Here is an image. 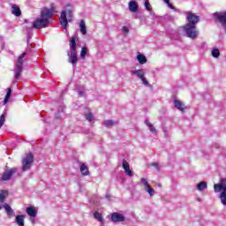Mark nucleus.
Here are the masks:
<instances>
[{
    "label": "nucleus",
    "mask_w": 226,
    "mask_h": 226,
    "mask_svg": "<svg viewBox=\"0 0 226 226\" xmlns=\"http://www.w3.org/2000/svg\"><path fill=\"white\" fill-rule=\"evenodd\" d=\"M200 18L193 12H187V24L181 26V29L185 31L187 38L195 40L199 36V30H197V24H199Z\"/></svg>",
    "instance_id": "nucleus-1"
},
{
    "label": "nucleus",
    "mask_w": 226,
    "mask_h": 226,
    "mask_svg": "<svg viewBox=\"0 0 226 226\" xmlns=\"http://www.w3.org/2000/svg\"><path fill=\"white\" fill-rule=\"evenodd\" d=\"M55 11L56 8L54 5H51L50 9L44 7L41 11V18L36 19L33 22V26L34 29H43V27H47V26L50 24V19L54 17Z\"/></svg>",
    "instance_id": "nucleus-2"
},
{
    "label": "nucleus",
    "mask_w": 226,
    "mask_h": 226,
    "mask_svg": "<svg viewBox=\"0 0 226 226\" xmlns=\"http://www.w3.org/2000/svg\"><path fill=\"white\" fill-rule=\"evenodd\" d=\"M67 6L68 9L62 11L60 15V25L63 29H68V22L73 20V11L72 10V6Z\"/></svg>",
    "instance_id": "nucleus-3"
},
{
    "label": "nucleus",
    "mask_w": 226,
    "mask_h": 226,
    "mask_svg": "<svg viewBox=\"0 0 226 226\" xmlns=\"http://www.w3.org/2000/svg\"><path fill=\"white\" fill-rule=\"evenodd\" d=\"M71 52L68 53V61L72 64H77L79 57L77 56V36L73 35L70 40Z\"/></svg>",
    "instance_id": "nucleus-4"
},
{
    "label": "nucleus",
    "mask_w": 226,
    "mask_h": 226,
    "mask_svg": "<svg viewBox=\"0 0 226 226\" xmlns=\"http://www.w3.org/2000/svg\"><path fill=\"white\" fill-rule=\"evenodd\" d=\"M26 52L22 53L17 60L14 80H19V79H20V75L24 70V57H26Z\"/></svg>",
    "instance_id": "nucleus-5"
},
{
    "label": "nucleus",
    "mask_w": 226,
    "mask_h": 226,
    "mask_svg": "<svg viewBox=\"0 0 226 226\" xmlns=\"http://www.w3.org/2000/svg\"><path fill=\"white\" fill-rule=\"evenodd\" d=\"M34 162V155L32 153H29L22 160V170L23 172H27L31 169V166Z\"/></svg>",
    "instance_id": "nucleus-6"
},
{
    "label": "nucleus",
    "mask_w": 226,
    "mask_h": 226,
    "mask_svg": "<svg viewBox=\"0 0 226 226\" xmlns=\"http://www.w3.org/2000/svg\"><path fill=\"white\" fill-rule=\"evenodd\" d=\"M19 169L17 168H11L8 170H5L2 175V181H10L11 179V176L13 174H17Z\"/></svg>",
    "instance_id": "nucleus-7"
},
{
    "label": "nucleus",
    "mask_w": 226,
    "mask_h": 226,
    "mask_svg": "<svg viewBox=\"0 0 226 226\" xmlns=\"http://www.w3.org/2000/svg\"><path fill=\"white\" fill-rule=\"evenodd\" d=\"M226 192V178H222L220 184L214 185V191L215 193H220V192Z\"/></svg>",
    "instance_id": "nucleus-8"
},
{
    "label": "nucleus",
    "mask_w": 226,
    "mask_h": 226,
    "mask_svg": "<svg viewBox=\"0 0 226 226\" xmlns=\"http://www.w3.org/2000/svg\"><path fill=\"white\" fill-rule=\"evenodd\" d=\"M126 220V217L123 214L114 212L111 214V222L114 223H117L119 222H124Z\"/></svg>",
    "instance_id": "nucleus-9"
},
{
    "label": "nucleus",
    "mask_w": 226,
    "mask_h": 226,
    "mask_svg": "<svg viewBox=\"0 0 226 226\" xmlns=\"http://www.w3.org/2000/svg\"><path fill=\"white\" fill-rule=\"evenodd\" d=\"M122 167L127 176H133V173L132 172V170H130V163L126 162V160H123Z\"/></svg>",
    "instance_id": "nucleus-10"
},
{
    "label": "nucleus",
    "mask_w": 226,
    "mask_h": 226,
    "mask_svg": "<svg viewBox=\"0 0 226 226\" xmlns=\"http://www.w3.org/2000/svg\"><path fill=\"white\" fill-rule=\"evenodd\" d=\"M129 10L132 13H137V11H139V4H137L135 1H130Z\"/></svg>",
    "instance_id": "nucleus-11"
},
{
    "label": "nucleus",
    "mask_w": 226,
    "mask_h": 226,
    "mask_svg": "<svg viewBox=\"0 0 226 226\" xmlns=\"http://www.w3.org/2000/svg\"><path fill=\"white\" fill-rule=\"evenodd\" d=\"M4 207L9 218H11L15 215V212L13 211V209H11V207L8 205V203H4Z\"/></svg>",
    "instance_id": "nucleus-12"
},
{
    "label": "nucleus",
    "mask_w": 226,
    "mask_h": 226,
    "mask_svg": "<svg viewBox=\"0 0 226 226\" xmlns=\"http://www.w3.org/2000/svg\"><path fill=\"white\" fill-rule=\"evenodd\" d=\"M11 8L12 15H15V17H20V15H22V11H20V7H19L17 4H13Z\"/></svg>",
    "instance_id": "nucleus-13"
},
{
    "label": "nucleus",
    "mask_w": 226,
    "mask_h": 226,
    "mask_svg": "<svg viewBox=\"0 0 226 226\" xmlns=\"http://www.w3.org/2000/svg\"><path fill=\"white\" fill-rule=\"evenodd\" d=\"M26 212L28 215V216H31L32 218L36 217L37 212L36 209H34V207H26Z\"/></svg>",
    "instance_id": "nucleus-14"
},
{
    "label": "nucleus",
    "mask_w": 226,
    "mask_h": 226,
    "mask_svg": "<svg viewBox=\"0 0 226 226\" xmlns=\"http://www.w3.org/2000/svg\"><path fill=\"white\" fill-rule=\"evenodd\" d=\"M175 103V107L176 109H177L178 110H181V112H185V103L181 102V101L179 100H175L174 101Z\"/></svg>",
    "instance_id": "nucleus-15"
},
{
    "label": "nucleus",
    "mask_w": 226,
    "mask_h": 226,
    "mask_svg": "<svg viewBox=\"0 0 226 226\" xmlns=\"http://www.w3.org/2000/svg\"><path fill=\"white\" fill-rule=\"evenodd\" d=\"M131 73L132 75H136L138 79H142L146 75V73L144 72V70H141V69L137 71H132Z\"/></svg>",
    "instance_id": "nucleus-16"
},
{
    "label": "nucleus",
    "mask_w": 226,
    "mask_h": 226,
    "mask_svg": "<svg viewBox=\"0 0 226 226\" xmlns=\"http://www.w3.org/2000/svg\"><path fill=\"white\" fill-rule=\"evenodd\" d=\"M79 170L82 176H89V169H87L86 163L81 164V166L79 167Z\"/></svg>",
    "instance_id": "nucleus-17"
},
{
    "label": "nucleus",
    "mask_w": 226,
    "mask_h": 226,
    "mask_svg": "<svg viewBox=\"0 0 226 226\" xmlns=\"http://www.w3.org/2000/svg\"><path fill=\"white\" fill-rule=\"evenodd\" d=\"M79 27H80L81 34H87V28L86 27V21H84V19L80 20Z\"/></svg>",
    "instance_id": "nucleus-18"
},
{
    "label": "nucleus",
    "mask_w": 226,
    "mask_h": 226,
    "mask_svg": "<svg viewBox=\"0 0 226 226\" xmlns=\"http://www.w3.org/2000/svg\"><path fill=\"white\" fill-rule=\"evenodd\" d=\"M9 192L6 190H2L0 192V204H3V202H4V200H6V197H8Z\"/></svg>",
    "instance_id": "nucleus-19"
},
{
    "label": "nucleus",
    "mask_w": 226,
    "mask_h": 226,
    "mask_svg": "<svg viewBox=\"0 0 226 226\" xmlns=\"http://www.w3.org/2000/svg\"><path fill=\"white\" fill-rule=\"evenodd\" d=\"M24 218H26V215H17L16 216V223L19 226H24L25 225Z\"/></svg>",
    "instance_id": "nucleus-20"
},
{
    "label": "nucleus",
    "mask_w": 226,
    "mask_h": 226,
    "mask_svg": "<svg viewBox=\"0 0 226 226\" xmlns=\"http://www.w3.org/2000/svg\"><path fill=\"white\" fill-rule=\"evenodd\" d=\"M137 60L139 61V64H146V63H147V58H146V56L142 54L137 56Z\"/></svg>",
    "instance_id": "nucleus-21"
},
{
    "label": "nucleus",
    "mask_w": 226,
    "mask_h": 226,
    "mask_svg": "<svg viewBox=\"0 0 226 226\" xmlns=\"http://www.w3.org/2000/svg\"><path fill=\"white\" fill-rule=\"evenodd\" d=\"M206 188H207V183H206L204 181L200 182L197 185V190H199V192H202L203 190H206Z\"/></svg>",
    "instance_id": "nucleus-22"
},
{
    "label": "nucleus",
    "mask_w": 226,
    "mask_h": 226,
    "mask_svg": "<svg viewBox=\"0 0 226 226\" xmlns=\"http://www.w3.org/2000/svg\"><path fill=\"white\" fill-rule=\"evenodd\" d=\"M145 124H147V126H148V128L152 133H156V128H154V125H153V124H151V122H149V120H146Z\"/></svg>",
    "instance_id": "nucleus-23"
},
{
    "label": "nucleus",
    "mask_w": 226,
    "mask_h": 226,
    "mask_svg": "<svg viewBox=\"0 0 226 226\" xmlns=\"http://www.w3.org/2000/svg\"><path fill=\"white\" fill-rule=\"evenodd\" d=\"M94 218H95V220H98V222H101L102 223L104 222H103V216L99 212H94Z\"/></svg>",
    "instance_id": "nucleus-24"
},
{
    "label": "nucleus",
    "mask_w": 226,
    "mask_h": 226,
    "mask_svg": "<svg viewBox=\"0 0 226 226\" xmlns=\"http://www.w3.org/2000/svg\"><path fill=\"white\" fill-rule=\"evenodd\" d=\"M221 202L223 206H226V192H222L220 194Z\"/></svg>",
    "instance_id": "nucleus-25"
},
{
    "label": "nucleus",
    "mask_w": 226,
    "mask_h": 226,
    "mask_svg": "<svg viewBox=\"0 0 226 226\" xmlns=\"http://www.w3.org/2000/svg\"><path fill=\"white\" fill-rule=\"evenodd\" d=\"M85 117H86L87 121H88L89 123L94 121V117L93 116V113H91V112L87 113L85 115Z\"/></svg>",
    "instance_id": "nucleus-26"
},
{
    "label": "nucleus",
    "mask_w": 226,
    "mask_h": 226,
    "mask_svg": "<svg viewBox=\"0 0 226 226\" xmlns=\"http://www.w3.org/2000/svg\"><path fill=\"white\" fill-rule=\"evenodd\" d=\"M87 55V47H83L81 49V52H80V57L81 59H86V56Z\"/></svg>",
    "instance_id": "nucleus-27"
},
{
    "label": "nucleus",
    "mask_w": 226,
    "mask_h": 226,
    "mask_svg": "<svg viewBox=\"0 0 226 226\" xmlns=\"http://www.w3.org/2000/svg\"><path fill=\"white\" fill-rule=\"evenodd\" d=\"M10 96H11V88H9L7 91V94L4 97V102L8 103V101L10 100Z\"/></svg>",
    "instance_id": "nucleus-28"
},
{
    "label": "nucleus",
    "mask_w": 226,
    "mask_h": 226,
    "mask_svg": "<svg viewBox=\"0 0 226 226\" xmlns=\"http://www.w3.org/2000/svg\"><path fill=\"white\" fill-rule=\"evenodd\" d=\"M212 56H214V57H215L216 59H217V57H220V49H214L213 50H212Z\"/></svg>",
    "instance_id": "nucleus-29"
},
{
    "label": "nucleus",
    "mask_w": 226,
    "mask_h": 226,
    "mask_svg": "<svg viewBox=\"0 0 226 226\" xmlns=\"http://www.w3.org/2000/svg\"><path fill=\"white\" fill-rule=\"evenodd\" d=\"M4 121H6V115L2 114L0 117V128H2L3 124H4Z\"/></svg>",
    "instance_id": "nucleus-30"
},
{
    "label": "nucleus",
    "mask_w": 226,
    "mask_h": 226,
    "mask_svg": "<svg viewBox=\"0 0 226 226\" xmlns=\"http://www.w3.org/2000/svg\"><path fill=\"white\" fill-rule=\"evenodd\" d=\"M140 182L144 185L145 190L147 188H149V186H151V185H149V183L147 182V179H146V178H141Z\"/></svg>",
    "instance_id": "nucleus-31"
},
{
    "label": "nucleus",
    "mask_w": 226,
    "mask_h": 226,
    "mask_svg": "<svg viewBox=\"0 0 226 226\" xmlns=\"http://www.w3.org/2000/svg\"><path fill=\"white\" fill-rule=\"evenodd\" d=\"M146 192H147V193H149V195L151 197H153V195H154V189L151 188V185L148 186L147 189H146Z\"/></svg>",
    "instance_id": "nucleus-32"
},
{
    "label": "nucleus",
    "mask_w": 226,
    "mask_h": 226,
    "mask_svg": "<svg viewBox=\"0 0 226 226\" xmlns=\"http://www.w3.org/2000/svg\"><path fill=\"white\" fill-rule=\"evenodd\" d=\"M145 8L146 10H147V11H151V4L149 3V1L145 2Z\"/></svg>",
    "instance_id": "nucleus-33"
},
{
    "label": "nucleus",
    "mask_w": 226,
    "mask_h": 226,
    "mask_svg": "<svg viewBox=\"0 0 226 226\" xmlns=\"http://www.w3.org/2000/svg\"><path fill=\"white\" fill-rule=\"evenodd\" d=\"M105 126H114V122L112 120H107L104 122Z\"/></svg>",
    "instance_id": "nucleus-34"
},
{
    "label": "nucleus",
    "mask_w": 226,
    "mask_h": 226,
    "mask_svg": "<svg viewBox=\"0 0 226 226\" xmlns=\"http://www.w3.org/2000/svg\"><path fill=\"white\" fill-rule=\"evenodd\" d=\"M140 80L145 86H149V81H147L145 76L141 78Z\"/></svg>",
    "instance_id": "nucleus-35"
},
{
    "label": "nucleus",
    "mask_w": 226,
    "mask_h": 226,
    "mask_svg": "<svg viewBox=\"0 0 226 226\" xmlns=\"http://www.w3.org/2000/svg\"><path fill=\"white\" fill-rule=\"evenodd\" d=\"M167 6H169V8H170L171 10H174L175 7L174 5H172V4H170V1H165Z\"/></svg>",
    "instance_id": "nucleus-36"
},
{
    "label": "nucleus",
    "mask_w": 226,
    "mask_h": 226,
    "mask_svg": "<svg viewBox=\"0 0 226 226\" xmlns=\"http://www.w3.org/2000/svg\"><path fill=\"white\" fill-rule=\"evenodd\" d=\"M151 166H152V167H155V169H157V170H160V165H159L158 163L153 162V163L151 164Z\"/></svg>",
    "instance_id": "nucleus-37"
},
{
    "label": "nucleus",
    "mask_w": 226,
    "mask_h": 226,
    "mask_svg": "<svg viewBox=\"0 0 226 226\" xmlns=\"http://www.w3.org/2000/svg\"><path fill=\"white\" fill-rule=\"evenodd\" d=\"M123 31H124V33H125V34L130 33V30H128V27H126V26H123Z\"/></svg>",
    "instance_id": "nucleus-38"
},
{
    "label": "nucleus",
    "mask_w": 226,
    "mask_h": 226,
    "mask_svg": "<svg viewBox=\"0 0 226 226\" xmlns=\"http://www.w3.org/2000/svg\"><path fill=\"white\" fill-rule=\"evenodd\" d=\"M79 94L84 96V92H79Z\"/></svg>",
    "instance_id": "nucleus-39"
},
{
    "label": "nucleus",
    "mask_w": 226,
    "mask_h": 226,
    "mask_svg": "<svg viewBox=\"0 0 226 226\" xmlns=\"http://www.w3.org/2000/svg\"><path fill=\"white\" fill-rule=\"evenodd\" d=\"M0 209H3V206L0 205Z\"/></svg>",
    "instance_id": "nucleus-40"
},
{
    "label": "nucleus",
    "mask_w": 226,
    "mask_h": 226,
    "mask_svg": "<svg viewBox=\"0 0 226 226\" xmlns=\"http://www.w3.org/2000/svg\"><path fill=\"white\" fill-rule=\"evenodd\" d=\"M163 1H169V0H163Z\"/></svg>",
    "instance_id": "nucleus-41"
}]
</instances>
